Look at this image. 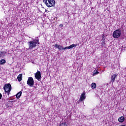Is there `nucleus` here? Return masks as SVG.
Masks as SVG:
<instances>
[{
    "label": "nucleus",
    "instance_id": "nucleus-1",
    "mask_svg": "<svg viewBox=\"0 0 126 126\" xmlns=\"http://www.w3.org/2000/svg\"><path fill=\"white\" fill-rule=\"evenodd\" d=\"M29 50L36 48L37 45H40L39 39H33L32 41H30L28 42Z\"/></svg>",
    "mask_w": 126,
    "mask_h": 126
},
{
    "label": "nucleus",
    "instance_id": "nucleus-2",
    "mask_svg": "<svg viewBox=\"0 0 126 126\" xmlns=\"http://www.w3.org/2000/svg\"><path fill=\"white\" fill-rule=\"evenodd\" d=\"M43 2L48 7H52V6H55L56 2L55 0H43Z\"/></svg>",
    "mask_w": 126,
    "mask_h": 126
},
{
    "label": "nucleus",
    "instance_id": "nucleus-3",
    "mask_svg": "<svg viewBox=\"0 0 126 126\" xmlns=\"http://www.w3.org/2000/svg\"><path fill=\"white\" fill-rule=\"evenodd\" d=\"M121 34L122 31L120 29L116 30L113 32V37L115 39H118V38H120V37H121Z\"/></svg>",
    "mask_w": 126,
    "mask_h": 126
},
{
    "label": "nucleus",
    "instance_id": "nucleus-4",
    "mask_svg": "<svg viewBox=\"0 0 126 126\" xmlns=\"http://www.w3.org/2000/svg\"><path fill=\"white\" fill-rule=\"evenodd\" d=\"M3 89L5 93H7L8 95H9V93H10V91H11V85L10 84H6L3 87Z\"/></svg>",
    "mask_w": 126,
    "mask_h": 126
},
{
    "label": "nucleus",
    "instance_id": "nucleus-5",
    "mask_svg": "<svg viewBox=\"0 0 126 126\" xmlns=\"http://www.w3.org/2000/svg\"><path fill=\"white\" fill-rule=\"evenodd\" d=\"M86 99V93L85 91H84L81 95L80 96V98L79 99V102H83Z\"/></svg>",
    "mask_w": 126,
    "mask_h": 126
},
{
    "label": "nucleus",
    "instance_id": "nucleus-6",
    "mask_svg": "<svg viewBox=\"0 0 126 126\" xmlns=\"http://www.w3.org/2000/svg\"><path fill=\"white\" fill-rule=\"evenodd\" d=\"M34 76L36 79H41L42 76H41V72L37 70V72L34 74Z\"/></svg>",
    "mask_w": 126,
    "mask_h": 126
},
{
    "label": "nucleus",
    "instance_id": "nucleus-7",
    "mask_svg": "<svg viewBox=\"0 0 126 126\" xmlns=\"http://www.w3.org/2000/svg\"><path fill=\"white\" fill-rule=\"evenodd\" d=\"M27 84L29 86L32 87L34 86V80L33 79H28L27 81Z\"/></svg>",
    "mask_w": 126,
    "mask_h": 126
},
{
    "label": "nucleus",
    "instance_id": "nucleus-8",
    "mask_svg": "<svg viewBox=\"0 0 126 126\" xmlns=\"http://www.w3.org/2000/svg\"><path fill=\"white\" fill-rule=\"evenodd\" d=\"M78 45L77 44H73L70 45L69 46H67V47H65L62 49H63V50H66V49H72V48H74V47H76Z\"/></svg>",
    "mask_w": 126,
    "mask_h": 126
},
{
    "label": "nucleus",
    "instance_id": "nucleus-9",
    "mask_svg": "<svg viewBox=\"0 0 126 126\" xmlns=\"http://www.w3.org/2000/svg\"><path fill=\"white\" fill-rule=\"evenodd\" d=\"M54 47L58 49V50H60V51H61V50H63V47L61 45H58L57 44L55 45Z\"/></svg>",
    "mask_w": 126,
    "mask_h": 126
},
{
    "label": "nucleus",
    "instance_id": "nucleus-10",
    "mask_svg": "<svg viewBox=\"0 0 126 126\" xmlns=\"http://www.w3.org/2000/svg\"><path fill=\"white\" fill-rule=\"evenodd\" d=\"M22 94V92L20 91L19 93H18L16 95V97L17 99H19V98L21 97Z\"/></svg>",
    "mask_w": 126,
    "mask_h": 126
},
{
    "label": "nucleus",
    "instance_id": "nucleus-11",
    "mask_svg": "<svg viewBox=\"0 0 126 126\" xmlns=\"http://www.w3.org/2000/svg\"><path fill=\"white\" fill-rule=\"evenodd\" d=\"M118 121L119 123H124L125 122V117H121L118 119Z\"/></svg>",
    "mask_w": 126,
    "mask_h": 126
},
{
    "label": "nucleus",
    "instance_id": "nucleus-12",
    "mask_svg": "<svg viewBox=\"0 0 126 126\" xmlns=\"http://www.w3.org/2000/svg\"><path fill=\"white\" fill-rule=\"evenodd\" d=\"M91 87L92 89H95L97 87V85L95 83H93L91 84Z\"/></svg>",
    "mask_w": 126,
    "mask_h": 126
},
{
    "label": "nucleus",
    "instance_id": "nucleus-13",
    "mask_svg": "<svg viewBox=\"0 0 126 126\" xmlns=\"http://www.w3.org/2000/svg\"><path fill=\"white\" fill-rule=\"evenodd\" d=\"M99 71H98V70H94L93 72V76H95V75H97Z\"/></svg>",
    "mask_w": 126,
    "mask_h": 126
},
{
    "label": "nucleus",
    "instance_id": "nucleus-14",
    "mask_svg": "<svg viewBox=\"0 0 126 126\" xmlns=\"http://www.w3.org/2000/svg\"><path fill=\"white\" fill-rule=\"evenodd\" d=\"M6 63V62L4 59H2L0 61V64H1V65L4 64V63Z\"/></svg>",
    "mask_w": 126,
    "mask_h": 126
},
{
    "label": "nucleus",
    "instance_id": "nucleus-15",
    "mask_svg": "<svg viewBox=\"0 0 126 126\" xmlns=\"http://www.w3.org/2000/svg\"><path fill=\"white\" fill-rule=\"evenodd\" d=\"M5 54V52L0 51V57L1 58V57H4V55Z\"/></svg>",
    "mask_w": 126,
    "mask_h": 126
},
{
    "label": "nucleus",
    "instance_id": "nucleus-16",
    "mask_svg": "<svg viewBox=\"0 0 126 126\" xmlns=\"http://www.w3.org/2000/svg\"><path fill=\"white\" fill-rule=\"evenodd\" d=\"M117 76H118V75L113 74L111 77V79H116V78H117Z\"/></svg>",
    "mask_w": 126,
    "mask_h": 126
},
{
    "label": "nucleus",
    "instance_id": "nucleus-17",
    "mask_svg": "<svg viewBox=\"0 0 126 126\" xmlns=\"http://www.w3.org/2000/svg\"><path fill=\"white\" fill-rule=\"evenodd\" d=\"M59 126H67V124L65 123H61Z\"/></svg>",
    "mask_w": 126,
    "mask_h": 126
},
{
    "label": "nucleus",
    "instance_id": "nucleus-18",
    "mask_svg": "<svg viewBox=\"0 0 126 126\" xmlns=\"http://www.w3.org/2000/svg\"><path fill=\"white\" fill-rule=\"evenodd\" d=\"M17 79H22V74H20L18 77Z\"/></svg>",
    "mask_w": 126,
    "mask_h": 126
},
{
    "label": "nucleus",
    "instance_id": "nucleus-19",
    "mask_svg": "<svg viewBox=\"0 0 126 126\" xmlns=\"http://www.w3.org/2000/svg\"><path fill=\"white\" fill-rule=\"evenodd\" d=\"M101 46L104 48L106 47V43L105 42V41H102V42L101 43Z\"/></svg>",
    "mask_w": 126,
    "mask_h": 126
},
{
    "label": "nucleus",
    "instance_id": "nucleus-20",
    "mask_svg": "<svg viewBox=\"0 0 126 126\" xmlns=\"http://www.w3.org/2000/svg\"><path fill=\"white\" fill-rule=\"evenodd\" d=\"M105 39H106V37L105 36V35L103 34L101 41H105Z\"/></svg>",
    "mask_w": 126,
    "mask_h": 126
},
{
    "label": "nucleus",
    "instance_id": "nucleus-21",
    "mask_svg": "<svg viewBox=\"0 0 126 126\" xmlns=\"http://www.w3.org/2000/svg\"><path fill=\"white\" fill-rule=\"evenodd\" d=\"M22 80V79H18V81H19V82H21L20 84H24V82H21Z\"/></svg>",
    "mask_w": 126,
    "mask_h": 126
},
{
    "label": "nucleus",
    "instance_id": "nucleus-22",
    "mask_svg": "<svg viewBox=\"0 0 126 126\" xmlns=\"http://www.w3.org/2000/svg\"><path fill=\"white\" fill-rule=\"evenodd\" d=\"M2 97V94H1L0 93V99H1Z\"/></svg>",
    "mask_w": 126,
    "mask_h": 126
},
{
    "label": "nucleus",
    "instance_id": "nucleus-23",
    "mask_svg": "<svg viewBox=\"0 0 126 126\" xmlns=\"http://www.w3.org/2000/svg\"><path fill=\"white\" fill-rule=\"evenodd\" d=\"M60 27H63V24H60L59 25Z\"/></svg>",
    "mask_w": 126,
    "mask_h": 126
},
{
    "label": "nucleus",
    "instance_id": "nucleus-24",
    "mask_svg": "<svg viewBox=\"0 0 126 126\" xmlns=\"http://www.w3.org/2000/svg\"><path fill=\"white\" fill-rule=\"evenodd\" d=\"M9 103H11V106H12V105H13V103H12V102H9Z\"/></svg>",
    "mask_w": 126,
    "mask_h": 126
},
{
    "label": "nucleus",
    "instance_id": "nucleus-25",
    "mask_svg": "<svg viewBox=\"0 0 126 126\" xmlns=\"http://www.w3.org/2000/svg\"><path fill=\"white\" fill-rule=\"evenodd\" d=\"M28 79H33V78H32V77H29Z\"/></svg>",
    "mask_w": 126,
    "mask_h": 126
},
{
    "label": "nucleus",
    "instance_id": "nucleus-26",
    "mask_svg": "<svg viewBox=\"0 0 126 126\" xmlns=\"http://www.w3.org/2000/svg\"><path fill=\"white\" fill-rule=\"evenodd\" d=\"M38 80L39 81H40V80H39V79H38Z\"/></svg>",
    "mask_w": 126,
    "mask_h": 126
},
{
    "label": "nucleus",
    "instance_id": "nucleus-27",
    "mask_svg": "<svg viewBox=\"0 0 126 126\" xmlns=\"http://www.w3.org/2000/svg\"><path fill=\"white\" fill-rule=\"evenodd\" d=\"M96 97H98V95H96Z\"/></svg>",
    "mask_w": 126,
    "mask_h": 126
}]
</instances>
